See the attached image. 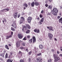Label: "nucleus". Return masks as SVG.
Returning a JSON list of instances; mask_svg holds the SVG:
<instances>
[{"label": "nucleus", "instance_id": "bb28decb", "mask_svg": "<svg viewBox=\"0 0 62 62\" xmlns=\"http://www.w3.org/2000/svg\"><path fill=\"white\" fill-rule=\"evenodd\" d=\"M5 10L6 11H4L5 12H7V11H8L9 10V8H7L5 9Z\"/></svg>", "mask_w": 62, "mask_h": 62}, {"label": "nucleus", "instance_id": "338daca9", "mask_svg": "<svg viewBox=\"0 0 62 62\" xmlns=\"http://www.w3.org/2000/svg\"><path fill=\"white\" fill-rule=\"evenodd\" d=\"M20 17V15H18V16L17 18H19Z\"/></svg>", "mask_w": 62, "mask_h": 62}, {"label": "nucleus", "instance_id": "1a4fd4ad", "mask_svg": "<svg viewBox=\"0 0 62 62\" xmlns=\"http://www.w3.org/2000/svg\"><path fill=\"white\" fill-rule=\"evenodd\" d=\"M18 13V12H16L14 15V18H17V15H18L17 14Z\"/></svg>", "mask_w": 62, "mask_h": 62}, {"label": "nucleus", "instance_id": "dca6fc26", "mask_svg": "<svg viewBox=\"0 0 62 62\" xmlns=\"http://www.w3.org/2000/svg\"><path fill=\"white\" fill-rule=\"evenodd\" d=\"M31 6L32 7H34V5H35V3L34 1H33L32 3L31 4Z\"/></svg>", "mask_w": 62, "mask_h": 62}, {"label": "nucleus", "instance_id": "e433bc0d", "mask_svg": "<svg viewBox=\"0 0 62 62\" xmlns=\"http://www.w3.org/2000/svg\"><path fill=\"white\" fill-rule=\"evenodd\" d=\"M32 51H31L29 52L28 54L29 55H31V54H32Z\"/></svg>", "mask_w": 62, "mask_h": 62}, {"label": "nucleus", "instance_id": "c756f323", "mask_svg": "<svg viewBox=\"0 0 62 62\" xmlns=\"http://www.w3.org/2000/svg\"><path fill=\"white\" fill-rule=\"evenodd\" d=\"M11 30L12 31H15V29H14L13 27H11Z\"/></svg>", "mask_w": 62, "mask_h": 62}, {"label": "nucleus", "instance_id": "13d9d810", "mask_svg": "<svg viewBox=\"0 0 62 62\" xmlns=\"http://www.w3.org/2000/svg\"><path fill=\"white\" fill-rule=\"evenodd\" d=\"M0 60H1V61H3V59L1 58H0Z\"/></svg>", "mask_w": 62, "mask_h": 62}, {"label": "nucleus", "instance_id": "052dcab7", "mask_svg": "<svg viewBox=\"0 0 62 62\" xmlns=\"http://www.w3.org/2000/svg\"><path fill=\"white\" fill-rule=\"evenodd\" d=\"M48 15H51V13H48L47 14Z\"/></svg>", "mask_w": 62, "mask_h": 62}, {"label": "nucleus", "instance_id": "5701e85b", "mask_svg": "<svg viewBox=\"0 0 62 62\" xmlns=\"http://www.w3.org/2000/svg\"><path fill=\"white\" fill-rule=\"evenodd\" d=\"M21 44H22V45L23 46H25V43L23 42H22V43Z\"/></svg>", "mask_w": 62, "mask_h": 62}, {"label": "nucleus", "instance_id": "423d86ee", "mask_svg": "<svg viewBox=\"0 0 62 62\" xmlns=\"http://www.w3.org/2000/svg\"><path fill=\"white\" fill-rule=\"evenodd\" d=\"M47 28H48V29H49V30L52 31H54V30L53 29V28L52 26L49 27L47 26Z\"/></svg>", "mask_w": 62, "mask_h": 62}, {"label": "nucleus", "instance_id": "c85d7f7f", "mask_svg": "<svg viewBox=\"0 0 62 62\" xmlns=\"http://www.w3.org/2000/svg\"><path fill=\"white\" fill-rule=\"evenodd\" d=\"M48 8H49V9L52 8V6L51 5H49L48 7Z\"/></svg>", "mask_w": 62, "mask_h": 62}, {"label": "nucleus", "instance_id": "a18cd8bd", "mask_svg": "<svg viewBox=\"0 0 62 62\" xmlns=\"http://www.w3.org/2000/svg\"><path fill=\"white\" fill-rule=\"evenodd\" d=\"M41 13H42V14L43 13H44V10H42L41 12Z\"/></svg>", "mask_w": 62, "mask_h": 62}, {"label": "nucleus", "instance_id": "0e129e2a", "mask_svg": "<svg viewBox=\"0 0 62 62\" xmlns=\"http://www.w3.org/2000/svg\"><path fill=\"white\" fill-rule=\"evenodd\" d=\"M26 51L27 52H28V49H26Z\"/></svg>", "mask_w": 62, "mask_h": 62}, {"label": "nucleus", "instance_id": "6e6552de", "mask_svg": "<svg viewBox=\"0 0 62 62\" xmlns=\"http://www.w3.org/2000/svg\"><path fill=\"white\" fill-rule=\"evenodd\" d=\"M37 61H38V62H42V59L41 58H40L39 57L37 59Z\"/></svg>", "mask_w": 62, "mask_h": 62}, {"label": "nucleus", "instance_id": "4468645a", "mask_svg": "<svg viewBox=\"0 0 62 62\" xmlns=\"http://www.w3.org/2000/svg\"><path fill=\"white\" fill-rule=\"evenodd\" d=\"M13 60L11 59H9L7 61V62H12Z\"/></svg>", "mask_w": 62, "mask_h": 62}, {"label": "nucleus", "instance_id": "4c0bfd02", "mask_svg": "<svg viewBox=\"0 0 62 62\" xmlns=\"http://www.w3.org/2000/svg\"><path fill=\"white\" fill-rule=\"evenodd\" d=\"M53 15H57V13H56L55 12H53Z\"/></svg>", "mask_w": 62, "mask_h": 62}, {"label": "nucleus", "instance_id": "473e14b6", "mask_svg": "<svg viewBox=\"0 0 62 62\" xmlns=\"http://www.w3.org/2000/svg\"><path fill=\"white\" fill-rule=\"evenodd\" d=\"M27 38L29 39H30V36L28 35L27 36Z\"/></svg>", "mask_w": 62, "mask_h": 62}, {"label": "nucleus", "instance_id": "5fc2aeb1", "mask_svg": "<svg viewBox=\"0 0 62 62\" xmlns=\"http://www.w3.org/2000/svg\"><path fill=\"white\" fill-rule=\"evenodd\" d=\"M30 32V31H26V33L27 34H28V33H29Z\"/></svg>", "mask_w": 62, "mask_h": 62}, {"label": "nucleus", "instance_id": "9d476101", "mask_svg": "<svg viewBox=\"0 0 62 62\" xmlns=\"http://www.w3.org/2000/svg\"><path fill=\"white\" fill-rule=\"evenodd\" d=\"M32 39H33V43L34 42V43L36 42V38H35V37L33 36L32 37Z\"/></svg>", "mask_w": 62, "mask_h": 62}, {"label": "nucleus", "instance_id": "9b49d317", "mask_svg": "<svg viewBox=\"0 0 62 62\" xmlns=\"http://www.w3.org/2000/svg\"><path fill=\"white\" fill-rule=\"evenodd\" d=\"M16 44L17 47H19L20 46V44L19 43V42L18 41L16 43Z\"/></svg>", "mask_w": 62, "mask_h": 62}, {"label": "nucleus", "instance_id": "680f3d73", "mask_svg": "<svg viewBox=\"0 0 62 62\" xmlns=\"http://www.w3.org/2000/svg\"><path fill=\"white\" fill-rule=\"evenodd\" d=\"M23 47H20V49H21L22 50H23Z\"/></svg>", "mask_w": 62, "mask_h": 62}, {"label": "nucleus", "instance_id": "4d7b16f0", "mask_svg": "<svg viewBox=\"0 0 62 62\" xmlns=\"http://www.w3.org/2000/svg\"><path fill=\"white\" fill-rule=\"evenodd\" d=\"M13 32L12 31L11 32V35H13Z\"/></svg>", "mask_w": 62, "mask_h": 62}, {"label": "nucleus", "instance_id": "c03bdc74", "mask_svg": "<svg viewBox=\"0 0 62 62\" xmlns=\"http://www.w3.org/2000/svg\"><path fill=\"white\" fill-rule=\"evenodd\" d=\"M60 18H61V16H59L57 17V18L58 19H59Z\"/></svg>", "mask_w": 62, "mask_h": 62}, {"label": "nucleus", "instance_id": "cd10ccee", "mask_svg": "<svg viewBox=\"0 0 62 62\" xmlns=\"http://www.w3.org/2000/svg\"><path fill=\"white\" fill-rule=\"evenodd\" d=\"M24 5L27 8V7H28V5H27L26 3H25L24 4Z\"/></svg>", "mask_w": 62, "mask_h": 62}, {"label": "nucleus", "instance_id": "37998d69", "mask_svg": "<svg viewBox=\"0 0 62 62\" xmlns=\"http://www.w3.org/2000/svg\"><path fill=\"white\" fill-rule=\"evenodd\" d=\"M57 54H60V52H59V51H58V50L57 51Z\"/></svg>", "mask_w": 62, "mask_h": 62}, {"label": "nucleus", "instance_id": "6ab92c4d", "mask_svg": "<svg viewBox=\"0 0 62 62\" xmlns=\"http://www.w3.org/2000/svg\"><path fill=\"white\" fill-rule=\"evenodd\" d=\"M4 55L5 54H4V53H3L2 54H0V56H2V57H3V58H5V57H4Z\"/></svg>", "mask_w": 62, "mask_h": 62}, {"label": "nucleus", "instance_id": "412c9836", "mask_svg": "<svg viewBox=\"0 0 62 62\" xmlns=\"http://www.w3.org/2000/svg\"><path fill=\"white\" fill-rule=\"evenodd\" d=\"M44 17H43L41 19V20L40 21V22H44Z\"/></svg>", "mask_w": 62, "mask_h": 62}, {"label": "nucleus", "instance_id": "7c9ffc66", "mask_svg": "<svg viewBox=\"0 0 62 62\" xmlns=\"http://www.w3.org/2000/svg\"><path fill=\"white\" fill-rule=\"evenodd\" d=\"M29 42L30 43H32V39H31L29 40Z\"/></svg>", "mask_w": 62, "mask_h": 62}, {"label": "nucleus", "instance_id": "f8f14e48", "mask_svg": "<svg viewBox=\"0 0 62 62\" xmlns=\"http://www.w3.org/2000/svg\"><path fill=\"white\" fill-rule=\"evenodd\" d=\"M34 5L36 6H38L39 5V3L38 2H34Z\"/></svg>", "mask_w": 62, "mask_h": 62}, {"label": "nucleus", "instance_id": "603ef678", "mask_svg": "<svg viewBox=\"0 0 62 62\" xmlns=\"http://www.w3.org/2000/svg\"><path fill=\"white\" fill-rule=\"evenodd\" d=\"M35 32L37 33H39V31H34Z\"/></svg>", "mask_w": 62, "mask_h": 62}, {"label": "nucleus", "instance_id": "a211bd4d", "mask_svg": "<svg viewBox=\"0 0 62 62\" xmlns=\"http://www.w3.org/2000/svg\"><path fill=\"white\" fill-rule=\"evenodd\" d=\"M56 54V53H55V52H54V53H53V56L54 59L56 58V57H57V56H56V54Z\"/></svg>", "mask_w": 62, "mask_h": 62}, {"label": "nucleus", "instance_id": "a19ab883", "mask_svg": "<svg viewBox=\"0 0 62 62\" xmlns=\"http://www.w3.org/2000/svg\"><path fill=\"white\" fill-rule=\"evenodd\" d=\"M5 10V9H4L2 10L1 11H2V12H5V11H6Z\"/></svg>", "mask_w": 62, "mask_h": 62}, {"label": "nucleus", "instance_id": "2f4dec72", "mask_svg": "<svg viewBox=\"0 0 62 62\" xmlns=\"http://www.w3.org/2000/svg\"><path fill=\"white\" fill-rule=\"evenodd\" d=\"M26 38V37H24V38L23 39V40H26L27 39Z\"/></svg>", "mask_w": 62, "mask_h": 62}, {"label": "nucleus", "instance_id": "3c124183", "mask_svg": "<svg viewBox=\"0 0 62 62\" xmlns=\"http://www.w3.org/2000/svg\"><path fill=\"white\" fill-rule=\"evenodd\" d=\"M51 51L52 52H54V49H52Z\"/></svg>", "mask_w": 62, "mask_h": 62}, {"label": "nucleus", "instance_id": "6e6d98bb", "mask_svg": "<svg viewBox=\"0 0 62 62\" xmlns=\"http://www.w3.org/2000/svg\"><path fill=\"white\" fill-rule=\"evenodd\" d=\"M25 29L27 30V31H30V30L27 29Z\"/></svg>", "mask_w": 62, "mask_h": 62}, {"label": "nucleus", "instance_id": "de8ad7c7", "mask_svg": "<svg viewBox=\"0 0 62 62\" xmlns=\"http://www.w3.org/2000/svg\"><path fill=\"white\" fill-rule=\"evenodd\" d=\"M45 7H48V4H45Z\"/></svg>", "mask_w": 62, "mask_h": 62}, {"label": "nucleus", "instance_id": "79ce46f5", "mask_svg": "<svg viewBox=\"0 0 62 62\" xmlns=\"http://www.w3.org/2000/svg\"><path fill=\"white\" fill-rule=\"evenodd\" d=\"M39 17L40 18H42V17H43V16L41 14H40L39 15Z\"/></svg>", "mask_w": 62, "mask_h": 62}, {"label": "nucleus", "instance_id": "2eb2a0df", "mask_svg": "<svg viewBox=\"0 0 62 62\" xmlns=\"http://www.w3.org/2000/svg\"><path fill=\"white\" fill-rule=\"evenodd\" d=\"M4 20H2V22L3 23V24H5V23H4V22H5V23H6V22H7V19H6L5 18H4L3 19Z\"/></svg>", "mask_w": 62, "mask_h": 62}, {"label": "nucleus", "instance_id": "09e8293b", "mask_svg": "<svg viewBox=\"0 0 62 62\" xmlns=\"http://www.w3.org/2000/svg\"><path fill=\"white\" fill-rule=\"evenodd\" d=\"M36 19H37V20H39V17H38L36 18Z\"/></svg>", "mask_w": 62, "mask_h": 62}, {"label": "nucleus", "instance_id": "f3484780", "mask_svg": "<svg viewBox=\"0 0 62 62\" xmlns=\"http://www.w3.org/2000/svg\"><path fill=\"white\" fill-rule=\"evenodd\" d=\"M25 26L28 27V29H30V26L28 24H26Z\"/></svg>", "mask_w": 62, "mask_h": 62}, {"label": "nucleus", "instance_id": "4be33fe9", "mask_svg": "<svg viewBox=\"0 0 62 62\" xmlns=\"http://www.w3.org/2000/svg\"><path fill=\"white\" fill-rule=\"evenodd\" d=\"M5 48H6V49H8V50H9V48H8V45H5Z\"/></svg>", "mask_w": 62, "mask_h": 62}, {"label": "nucleus", "instance_id": "864d4df0", "mask_svg": "<svg viewBox=\"0 0 62 62\" xmlns=\"http://www.w3.org/2000/svg\"><path fill=\"white\" fill-rule=\"evenodd\" d=\"M12 35H10V36H9V38H11L12 37Z\"/></svg>", "mask_w": 62, "mask_h": 62}, {"label": "nucleus", "instance_id": "774afa93", "mask_svg": "<svg viewBox=\"0 0 62 62\" xmlns=\"http://www.w3.org/2000/svg\"><path fill=\"white\" fill-rule=\"evenodd\" d=\"M48 62H51V61L50 60H48Z\"/></svg>", "mask_w": 62, "mask_h": 62}, {"label": "nucleus", "instance_id": "39448f33", "mask_svg": "<svg viewBox=\"0 0 62 62\" xmlns=\"http://www.w3.org/2000/svg\"><path fill=\"white\" fill-rule=\"evenodd\" d=\"M12 26H13V27L15 28H16V27H17V24H16V23H15V22H14L13 23V24L11 25Z\"/></svg>", "mask_w": 62, "mask_h": 62}, {"label": "nucleus", "instance_id": "bf43d9fd", "mask_svg": "<svg viewBox=\"0 0 62 62\" xmlns=\"http://www.w3.org/2000/svg\"><path fill=\"white\" fill-rule=\"evenodd\" d=\"M8 58H11V56L10 55L9 56Z\"/></svg>", "mask_w": 62, "mask_h": 62}, {"label": "nucleus", "instance_id": "b1692460", "mask_svg": "<svg viewBox=\"0 0 62 62\" xmlns=\"http://www.w3.org/2000/svg\"><path fill=\"white\" fill-rule=\"evenodd\" d=\"M24 59H21L20 60V62H24Z\"/></svg>", "mask_w": 62, "mask_h": 62}, {"label": "nucleus", "instance_id": "58836bf2", "mask_svg": "<svg viewBox=\"0 0 62 62\" xmlns=\"http://www.w3.org/2000/svg\"><path fill=\"white\" fill-rule=\"evenodd\" d=\"M34 31H39V30H38L37 29H35Z\"/></svg>", "mask_w": 62, "mask_h": 62}, {"label": "nucleus", "instance_id": "7ed1b4c3", "mask_svg": "<svg viewBox=\"0 0 62 62\" xmlns=\"http://www.w3.org/2000/svg\"><path fill=\"white\" fill-rule=\"evenodd\" d=\"M28 22L29 23H30L32 20V17H29L28 18H27Z\"/></svg>", "mask_w": 62, "mask_h": 62}, {"label": "nucleus", "instance_id": "ea45409f", "mask_svg": "<svg viewBox=\"0 0 62 62\" xmlns=\"http://www.w3.org/2000/svg\"><path fill=\"white\" fill-rule=\"evenodd\" d=\"M6 39H8L9 38V36H7L6 37Z\"/></svg>", "mask_w": 62, "mask_h": 62}, {"label": "nucleus", "instance_id": "0eeeda50", "mask_svg": "<svg viewBox=\"0 0 62 62\" xmlns=\"http://www.w3.org/2000/svg\"><path fill=\"white\" fill-rule=\"evenodd\" d=\"M54 59L55 61H58L60 60V58L59 57L57 56Z\"/></svg>", "mask_w": 62, "mask_h": 62}, {"label": "nucleus", "instance_id": "49530a36", "mask_svg": "<svg viewBox=\"0 0 62 62\" xmlns=\"http://www.w3.org/2000/svg\"><path fill=\"white\" fill-rule=\"evenodd\" d=\"M59 21H62V17L59 20Z\"/></svg>", "mask_w": 62, "mask_h": 62}, {"label": "nucleus", "instance_id": "c9c22d12", "mask_svg": "<svg viewBox=\"0 0 62 62\" xmlns=\"http://www.w3.org/2000/svg\"><path fill=\"white\" fill-rule=\"evenodd\" d=\"M18 53H19V54H21V55H22V54H23V53L22 52H21V51H19Z\"/></svg>", "mask_w": 62, "mask_h": 62}, {"label": "nucleus", "instance_id": "e2e57ef3", "mask_svg": "<svg viewBox=\"0 0 62 62\" xmlns=\"http://www.w3.org/2000/svg\"><path fill=\"white\" fill-rule=\"evenodd\" d=\"M6 52V50H4L3 52V53H4V54H5Z\"/></svg>", "mask_w": 62, "mask_h": 62}, {"label": "nucleus", "instance_id": "f257e3e1", "mask_svg": "<svg viewBox=\"0 0 62 62\" xmlns=\"http://www.w3.org/2000/svg\"><path fill=\"white\" fill-rule=\"evenodd\" d=\"M48 37L49 38L50 40H51L53 37V35L51 33H48Z\"/></svg>", "mask_w": 62, "mask_h": 62}, {"label": "nucleus", "instance_id": "20e7f679", "mask_svg": "<svg viewBox=\"0 0 62 62\" xmlns=\"http://www.w3.org/2000/svg\"><path fill=\"white\" fill-rule=\"evenodd\" d=\"M53 12H55L56 13H58V10H57V9L55 8H54L52 10Z\"/></svg>", "mask_w": 62, "mask_h": 62}, {"label": "nucleus", "instance_id": "ddd939ff", "mask_svg": "<svg viewBox=\"0 0 62 62\" xmlns=\"http://www.w3.org/2000/svg\"><path fill=\"white\" fill-rule=\"evenodd\" d=\"M20 20H21V21H25V19H24V18L23 17H21L20 18Z\"/></svg>", "mask_w": 62, "mask_h": 62}, {"label": "nucleus", "instance_id": "f03ea898", "mask_svg": "<svg viewBox=\"0 0 62 62\" xmlns=\"http://www.w3.org/2000/svg\"><path fill=\"white\" fill-rule=\"evenodd\" d=\"M18 38H19V39H21L23 37V34H22L19 33L18 34Z\"/></svg>", "mask_w": 62, "mask_h": 62}, {"label": "nucleus", "instance_id": "393cba45", "mask_svg": "<svg viewBox=\"0 0 62 62\" xmlns=\"http://www.w3.org/2000/svg\"><path fill=\"white\" fill-rule=\"evenodd\" d=\"M41 54H42L41 53H39V54H37V56H40L41 55Z\"/></svg>", "mask_w": 62, "mask_h": 62}, {"label": "nucleus", "instance_id": "72a5a7b5", "mask_svg": "<svg viewBox=\"0 0 62 62\" xmlns=\"http://www.w3.org/2000/svg\"><path fill=\"white\" fill-rule=\"evenodd\" d=\"M8 57V53H7L5 55V58L6 59V58H7Z\"/></svg>", "mask_w": 62, "mask_h": 62}, {"label": "nucleus", "instance_id": "a878e982", "mask_svg": "<svg viewBox=\"0 0 62 62\" xmlns=\"http://www.w3.org/2000/svg\"><path fill=\"white\" fill-rule=\"evenodd\" d=\"M23 21L20 20L19 21V23L21 24V23H23Z\"/></svg>", "mask_w": 62, "mask_h": 62}, {"label": "nucleus", "instance_id": "8fccbe9b", "mask_svg": "<svg viewBox=\"0 0 62 62\" xmlns=\"http://www.w3.org/2000/svg\"><path fill=\"white\" fill-rule=\"evenodd\" d=\"M28 60L29 62H31V58H30Z\"/></svg>", "mask_w": 62, "mask_h": 62}, {"label": "nucleus", "instance_id": "69168bd1", "mask_svg": "<svg viewBox=\"0 0 62 62\" xmlns=\"http://www.w3.org/2000/svg\"><path fill=\"white\" fill-rule=\"evenodd\" d=\"M54 40H55V41H57V39H56V38H54Z\"/></svg>", "mask_w": 62, "mask_h": 62}, {"label": "nucleus", "instance_id": "f704fd0d", "mask_svg": "<svg viewBox=\"0 0 62 62\" xmlns=\"http://www.w3.org/2000/svg\"><path fill=\"white\" fill-rule=\"evenodd\" d=\"M18 42H19V43L20 44V43L21 44H22V42H23L22 41H21V40H20L19 41H18Z\"/></svg>", "mask_w": 62, "mask_h": 62}, {"label": "nucleus", "instance_id": "aec40b11", "mask_svg": "<svg viewBox=\"0 0 62 62\" xmlns=\"http://www.w3.org/2000/svg\"><path fill=\"white\" fill-rule=\"evenodd\" d=\"M39 47L40 49H41L43 48V45H40L39 46Z\"/></svg>", "mask_w": 62, "mask_h": 62}]
</instances>
